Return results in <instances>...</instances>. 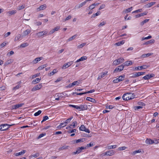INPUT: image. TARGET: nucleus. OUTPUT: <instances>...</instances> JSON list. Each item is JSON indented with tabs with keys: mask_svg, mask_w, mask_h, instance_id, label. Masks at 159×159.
Segmentation results:
<instances>
[{
	"mask_svg": "<svg viewBox=\"0 0 159 159\" xmlns=\"http://www.w3.org/2000/svg\"><path fill=\"white\" fill-rule=\"evenodd\" d=\"M117 147V145H113L109 146L107 147L108 149H110L113 148H115Z\"/></svg>",
	"mask_w": 159,
	"mask_h": 159,
	"instance_id": "obj_42",
	"label": "nucleus"
},
{
	"mask_svg": "<svg viewBox=\"0 0 159 159\" xmlns=\"http://www.w3.org/2000/svg\"><path fill=\"white\" fill-rule=\"evenodd\" d=\"M154 75L153 74H150L146 75L143 77V78L145 80H148L152 77L154 76Z\"/></svg>",
	"mask_w": 159,
	"mask_h": 159,
	"instance_id": "obj_16",
	"label": "nucleus"
},
{
	"mask_svg": "<svg viewBox=\"0 0 159 159\" xmlns=\"http://www.w3.org/2000/svg\"><path fill=\"white\" fill-rule=\"evenodd\" d=\"M26 152L25 150H23L19 152L16 153L15 155L16 156H18L24 155L25 153Z\"/></svg>",
	"mask_w": 159,
	"mask_h": 159,
	"instance_id": "obj_22",
	"label": "nucleus"
},
{
	"mask_svg": "<svg viewBox=\"0 0 159 159\" xmlns=\"http://www.w3.org/2000/svg\"><path fill=\"white\" fill-rule=\"evenodd\" d=\"M24 105V103H21L20 104H17L14 105H13L12 107L13 109H16L19 107H22Z\"/></svg>",
	"mask_w": 159,
	"mask_h": 159,
	"instance_id": "obj_19",
	"label": "nucleus"
},
{
	"mask_svg": "<svg viewBox=\"0 0 159 159\" xmlns=\"http://www.w3.org/2000/svg\"><path fill=\"white\" fill-rule=\"evenodd\" d=\"M42 87V85L41 84H38L34 87L32 89V91H34L40 89Z\"/></svg>",
	"mask_w": 159,
	"mask_h": 159,
	"instance_id": "obj_12",
	"label": "nucleus"
},
{
	"mask_svg": "<svg viewBox=\"0 0 159 159\" xmlns=\"http://www.w3.org/2000/svg\"><path fill=\"white\" fill-rule=\"evenodd\" d=\"M62 77H59L57 79V80H56L55 81V83H57L60 81H61V80H62Z\"/></svg>",
	"mask_w": 159,
	"mask_h": 159,
	"instance_id": "obj_62",
	"label": "nucleus"
},
{
	"mask_svg": "<svg viewBox=\"0 0 159 159\" xmlns=\"http://www.w3.org/2000/svg\"><path fill=\"white\" fill-rule=\"evenodd\" d=\"M152 54L153 53H148L146 54H143L141 57L143 58H145L151 56Z\"/></svg>",
	"mask_w": 159,
	"mask_h": 159,
	"instance_id": "obj_32",
	"label": "nucleus"
},
{
	"mask_svg": "<svg viewBox=\"0 0 159 159\" xmlns=\"http://www.w3.org/2000/svg\"><path fill=\"white\" fill-rule=\"evenodd\" d=\"M126 148L125 146H122L118 148V150L120 151L123 150H125Z\"/></svg>",
	"mask_w": 159,
	"mask_h": 159,
	"instance_id": "obj_58",
	"label": "nucleus"
},
{
	"mask_svg": "<svg viewBox=\"0 0 159 159\" xmlns=\"http://www.w3.org/2000/svg\"><path fill=\"white\" fill-rule=\"evenodd\" d=\"M71 18V16L70 15H69L68 16H67L65 19L63 20V21L64 22L66 21V20H69Z\"/></svg>",
	"mask_w": 159,
	"mask_h": 159,
	"instance_id": "obj_61",
	"label": "nucleus"
},
{
	"mask_svg": "<svg viewBox=\"0 0 159 159\" xmlns=\"http://www.w3.org/2000/svg\"><path fill=\"white\" fill-rule=\"evenodd\" d=\"M6 45V43L4 42L0 45V48H2L4 47Z\"/></svg>",
	"mask_w": 159,
	"mask_h": 159,
	"instance_id": "obj_63",
	"label": "nucleus"
},
{
	"mask_svg": "<svg viewBox=\"0 0 159 159\" xmlns=\"http://www.w3.org/2000/svg\"><path fill=\"white\" fill-rule=\"evenodd\" d=\"M73 118V117L71 116L66 120V121L64 122V123L66 125L69 123L70 122V120L72 119Z\"/></svg>",
	"mask_w": 159,
	"mask_h": 159,
	"instance_id": "obj_37",
	"label": "nucleus"
},
{
	"mask_svg": "<svg viewBox=\"0 0 159 159\" xmlns=\"http://www.w3.org/2000/svg\"><path fill=\"white\" fill-rule=\"evenodd\" d=\"M87 93H86V92H84V93H77L76 92H73L72 93V95H74V94H76L77 95H81L83 94H86Z\"/></svg>",
	"mask_w": 159,
	"mask_h": 159,
	"instance_id": "obj_50",
	"label": "nucleus"
},
{
	"mask_svg": "<svg viewBox=\"0 0 159 159\" xmlns=\"http://www.w3.org/2000/svg\"><path fill=\"white\" fill-rule=\"evenodd\" d=\"M125 43V41L122 40L118 42L115 43V45L117 46H120L123 44Z\"/></svg>",
	"mask_w": 159,
	"mask_h": 159,
	"instance_id": "obj_26",
	"label": "nucleus"
},
{
	"mask_svg": "<svg viewBox=\"0 0 159 159\" xmlns=\"http://www.w3.org/2000/svg\"><path fill=\"white\" fill-rule=\"evenodd\" d=\"M75 143H78L80 142H83V139H80L77 140H75Z\"/></svg>",
	"mask_w": 159,
	"mask_h": 159,
	"instance_id": "obj_51",
	"label": "nucleus"
},
{
	"mask_svg": "<svg viewBox=\"0 0 159 159\" xmlns=\"http://www.w3.org/2000/svg\"><path fill=\"white\" fill-rule=\"evenodd\" d=\"M42 111L41 110H39L37 112L34 114V116H36L39 115L41 113Z\"/></svg>",
	"mask_w": 159,
	"mask_h": 159,
	"instance_id": "obj_52",
	"label": "nucleus"
},
{
	"mask_svg": "<svg viewBox=\"0 0 159 159\" xmlns=\"http://www.w3.org/2000/svg\"><path fill=\"white\" fill-rule=\"evenodd\" d=\"M79 129L80 131H84L87 133H89L90 131L88 129L86 128L84 125H82L79 127Z\"/></svg>",
	"mask_w": 159,
	"mask_h": 159,
	"instance_id": "obj_7",
	"label": "nucleus"
},
{
	"mask_svg": "<svg viewBox=\"0 0 159 159\" xmlns=\"http://www.w3.org/2000/svg\"><path fill=\"white\" fill-rule=\"evenodd\" d=\"M40 75V73H38L36 74L33 75L32 76V79H34L39 76Z\"/></svg>",
	"mask_w": 159,
	"mask_h": 159,
	"instance_id": "obj_59",
	"label": "nucleus"
},
{
	"mask_svg": "<svg viewBox=\"0 0 159 159\" xmlns=\"http://www.w3.org/2000/svg\"><path fill=\"white\" fill-rule=\"evenodd\" d=\"M87 57L86 56H83L80 57V59L77 60L76 61V62H78L80 61H83L86 60L87 59Z\"/></svg>",
	"mask_w": 159,
	"mask_h": 159,
	"instance_id": "obj_24",
	"label": "nucleus"
},
{
	"mask_svg": "<svg viewBox=\"0 0 159 159\" xmlns=\"http://www.w3.org/2000/svg\"><path fill=\"white\" fill-rule=\"evenodd\" d=\"M77 125V122L76 121H74L71 125L67 127L66 129H70L71 128H73L75 127Z\"/></svg>",
	"mask_w": 159,
	"mask_h": 159,
	"instance_id": "obj_9",
	"label": "nucleus"
},
{
	"mask_svg": "<svg viewBox=\"0 0 159 159\" xmlns=\"http://www.w3.org/2000/svg\"><path fill=\"white\" fill-rule=\"evenodd\" d=\"M94 145L93 142H91L90 143L88 144L86 146V148H89L93 146Z\"/></svg>",
	"mask_w": 159,
	"mask_h": 159,
	"instance_id": "obj_49",
	"label": "nucleus"
},
{
	"mask_svg": "<svg viewBox=\"0 0 159 159\" xmlns=\"http://www.w3.org/2000/svg\"><path fill=\"white\" fill-rule=\"evenodd\" d=\"M69 106L70 107H74L76 109H78V110L79 109V106L77 105H74L70 104L69 105Z\"/></svg>",
	"mask_w": 159,
	"mask_h": 159,
	"instance_id": "obj_48",
	"label": "nucleus"
},
{
	"mask_svg": "<svg viewBox=\"0 0 159 159\" xmlns=\"http://www.w3.org/2000/svg\"><path fill=\"white\" fill-rule=\"evenodd\" d=\"M80 83L79 81H74L72 83L66 86L67 88H71L73 87L75 85H78Z\"/></svg>",
	"mask_w": 159,
	"mask_h": 159,
	"instance_id": "obj_5",
	"label": "nucleus"
},
{
	"mask_svg": "<svg viewBox=\"0 0 159 159\" xmlns=\"http://www.w3.org/2000/svg\"><path fill=\"white\" fill-rule=\"evenodd\" d=\"M145 143L147 144H152L154 143V141L150 139H147L145 141Z\"/></svg>",
	"mask_w": 159,
	"mask_h": 159,
	"instance_id": "obj_20",
	"label": "nucleus"
},
{
	"mask_svg": "<svg viewBox=\"0 0 159 159\" xmlns=\"http://www.w3.org/2000/svg\"><path fill=\"white\" fill-rule=\"evenodd\" d=\"M16 10H13L11 11H8L7 12V13L9 15V16H11L12 15L15 14H16Z\"/></svg>",
	"mask_w": 159,
	"mask_h": 159,
	"instance_id": "obj_27",
	"label": "nucleus"
},
{
	"mask_svg": "<svg viewBox=\"0 0 159 159\" xmlns=\"http://www.w3.org/2000/svg\"><path fill=\"white\" fill-rule=\"evenodd\" d=\"M86 100L93 103L96 102V100L95 99L90 97H87L86 98Z\"/></svg>",
	"mask_w": 159,
	"mask_h": 159,
	"instance_id": "obj_25",
	"label": "nucleus"
},
{
	"mask_svg": "<svg viewBox=\"0 0 159 159\" xmlns=\"http://www.w3.org/2000/svg\"><path fill=\"white\" fill-rule=\"evenodd\" d=\"M46 135V134L45 133H42L40 134L38 136V139H39L43 136H45Z\"/></svg>",
	"mask_w": 159,
	"mask_h": 159,
	"instance_id": "obj_57",
	"label": "nucleus"
},
{
	"mask_svg": "<svg viewBox=\"0 0 159 159\" xmlns=\"http://www.w3.org/2000/svg\"><path fill=\"white\" fill-rule=\"evenodd\" d=\"M114 153L113 150L108 151L106 152V154H107V156H110L114 154Z\"/></svg>",
	"mask_w": 159,
	"mask_h": 159,
	"instance_id": "obj_23",
	"label": "nucleus"
},
{
	"mask_svg": "<svg viewBox=\"0 0 159 159\" xmlns=\"http://www.w3.org/2000/svg\"><path fill=\"white\" fill-rule=\"evenodd\" d=\"M124 66L122 64L118 66L117 68H116L114 71V72H120L124 68Z\"/></svg>",
	"mask_w": 159,
	"mask_h": 159,
	"instance_id": "obj_8",
	"label": "nucleus"
},
{
	"mask_svg": "<svg viewBox=\"0 0 159 159\" xmlns=\"http://www.w3.org/2000/svg\"><path fill=\"white\" fill-rule=\"evenodd\" d=\"M88 107L86 105L83 104L79 106L78 110L79 111H84L87 109Z\"/></svg>",
	"mask_w": 159,
	"mask_h": 159,
	"instance_id": "obj_11",
	"label": "nucleus"
},
{
	"mask_svg": "<svg viewBox=\"0 0 159 159\" xmlns=\"http://www.w3.org/2000/svg\"><path fill=\"white\" fill-rule=\"evenodd\" d=\"M125 75H121L118 78H117L119 81L120 82L122 80H123L125 78Z\"/></svg>",
	"mask_w": 159,
	"mask_h": 159,
	"instance_id": "obj_43",
	"label": "nucleus"
},
{
	"mask_svg": "<svg viewBox=\"0 0 159 159\" xmlns=\"http://www.w3.org/2000/svg\"><path fill=\"white\" fill-rule=\"evenodd\" d=\"M88 2L87 0H86L84 2L80 3L79 5H76L75 6V8L79 9L82 6L85 5L86 3Z\"/></svg>",
	"mask_w": 159,
	"mask_h": 159,
	"instance_id": "obj_14",
	"label": "nucleus"
},
{
	"mask_svg": "<svg viewBox=\"0 0 159 159\" xmlns=\"http://www.w3.org/2000/svg\"><path fill=\"white\" fill-rule=\"evenodd\" d=\"M133 9V7H131L130 8H127L126 9L125 11H123L125 13H128L130 12L131 11H132Z\"/></svg>",
	"mask_w": 159,
	"mask_h": 159,
	"instance_id": "obj_34",
	"label": "nucleus"
},
{
	"mask_svg": "<svg viewBox=\"0 0 159 159\" xmlns=\"http://www.w3.org/2000/svg\"><path fill=\"white\" fill-rule=\"evenodd\" d=\"M143 107L141 106H136L134 107V108L135 110H138L139 109H141Z\"/></svg>",
	"mask_w": 159,
	"mask_h": 159,
	"instance_id": "obj_60",
	"label": "nucleus"
},
{
	"mask_svg": "<svg viewBox=\"0 0 159 159\" xmlns=\"http://www.w3.org/2000/svg\"><path fill=\"white\" fill-rule=\"evenodd\" d=\"M149 19H146L144 20L142 22H141L140 23V25L142 26L145 23L149 21Z\"/></svg>",
	"mask_w": 159,
	"mask_h": 159,
	"instance_id": "obj_46",
	"label": "nucleus"
},
{
	"mask_svg": "<svg viewBox=\"0 0 159 159\" xmlns=\"http://www.w3.org/2000/svg\"><path fill=\"white\" fill-rule=\"evenodd\" d=\"M145 73V72H136L134 74H133V75L131 77L132 78H135L137 77L142 75Z\"/></svg>",
	"mask_w": 159,
	"mask_h": 159,
	"instance_id": "obj_13",
	"label": "nucleus"
},
{
	"mask_svg": "<svg viewBox=\"0 0 159 159\" xmlns=\"http://www.w3.org/2000/svg\"><path fill=\"white\" fill-rule=\"evenodd\" d=\"M72 64V61L68 63H66L62 67V68L64 69H65L66 68L69 67L70 66H71Z\"/></svg>",
	"mask_w": 159,
	"mask_h": 159,
	"instance_id": "obj_18",
	"label": "nucleus"
},
{
	"mask_svg": "<svg viewBox=\"0 0 159 159\" xmlns=\"http://www.w3.org/2000/svg\"><path fill=\"white\" fill-rule=\"evenodd\" d=\"M141 152V150L139 149V150H135V151H134L132 152V154L134 155L137 153H140Z\"/></svg>",
	"mask_w": 159,
	"mask_h": 159,
	"instance_id": "obj_45",
	"label": "nucleus"
},
{
	"mask_svg": "<svg viewBox=\"0 0 159 159\" xmlns=\"http://www.w3.org/2000/svg\"><path fill=\"white\" fill-rule=\"evenodd\" d=\"M155 42V40L154 39H152L149 41L146 42L144 43V44H149L151 43H153Z\"/></svg>",
	"mask_w": 159,
	"mask_h": 159,
	"instance_id": "obj_35",
	"label": "nucleus"
},
{
	"mask_svg": "<svg viewBox=\"0 0 159 159\" xmlns=\"http://www.w3.org/2000/svg\"><path fill=\"white\" fill-rule=\"evenodd\" d=\"M46 5L45 4H44L40 6L39 7H38L37 9V11H39L42 10H44L46 8Z\"/></svg>",
	"mask_w": 159,
	"mask_h": 159,
	"instance_id": "obj_17",
	"label": "nucleus"
},
{
	"mask_svg": "<svg viewBox=\"0 0 159 159\" xmlns=\"http://www.w3.org/2000/svg\"><path fill=\"white\" fill-rule=\"evenodd\" d=\"M77 36V34H75V35H73L71 37L68 39L67 41H72L73 39H74Z\"/></svg>",
	"mask_w": 159,
	"mask_h": 159,
	"instance_id": "obj_40",
	"label": "nucleus"
},
{
	"mask_svg": "<svg viewBox=\"0 0 159 159\" xmlns=\"http://www.w3.org/2000/svg\"><path fill=\"white\" fill-rule=\"evenodd\" d=\"M13 61V60L12 59H10L8 60H7L5 63V65H7L10 63L12 62Z\"/></svg>",
	"mask_w": 159,
	"mask_h": 159,
	"instance_id": "obj_38",
	"label": "nucleus"
},
{
	"mask_svg": "<svg viewBox=\"0 0 159 159\" xmlns=\"http://www.w3.org/2000/svg\"><path fill=\"white\" fill-rule=\"evenodd\" d=\"M86 45L85 43H83L78 46V48H82Z\"/></svg>",
	"mask_w": 159,
	"mask_h": 159,
	"instance_id": "obj_55",
	"label": "nucleus"
},
{
	"mask_svg": "<svg viewBox=\"0 0 159 159\" xmlns=\"http://www.w3.org/2000/svg\"><path fill=\"white\" fill-rule=\"evenodd\" d=\"M57 72V71L56 69H54L52 71L50 72L48 74L49 76H50L51 75H53L55 73H56Z\"/></svg>",
	"mask_w": 159,
	"mask_h": 159,
	"instance_id": "obj_39",
	"label": "nucleus"
},
{
	"mask_svg": "<svg viewBox=\"0 0 159 159\" xmlns=\"http://www.w3.org/2000/svg\"><path fill=\"white\" fill-rule=\"evenodd\" d=\"M30 32H31L30 30H27L25 31H24V32L23 33V36H25L27 35L29 33H30Z\"/></svg>",
	"mask_w": 159,
	"mask_h": 159,
	"instance_id": "obj_31",
	"label": "nucleus"
},
{
	"mask_svg": "<svg viewBox=\"0 0 159 159\" xmlns=\"http://www.w3.org/2000/svg\"><path fill=\"white\" fill-rule=\"evenodd\" d=\"M21 34H18L16 36L15 38V39H14V41H17L19 39H21Z\"/></svg>",
	"mask_w": 159,
	"mask_h": 159,
	"instance_id": "obj_33",
	"label": "nucleus"
},
{
	"mask_svg": "<svg viewBox=\"0 0 159 159\" xmlns=\"http://www.w3.org/2000/svg\"><path fill=\"white\" fill-rule=\"evenodd\" d=\"M69 147V146H66V145H65L64 146H63L62 147L60 148L59 149V150H62L66 149L68 148Z\"/></svg>",
	"mask_w": 159,
	"mask_h": 159,
	"instance_id": "obj_36",
	"label": "nucleus"
},
{
	"mask_svg": "<svg viewBox=\"0 0 159 159\" xmlns=\"http://www.w3.org/2000/svg\"><path fill=\"white\" fill-rule=\"evenodd\" d=\"M124 61V59L123 58L120 57L114 61L113 62V64L114 65L116 66L120 63H122Z\"/></svg>",
	"mask_w": 159,
	"mask_h": 159,
	"instance_id": "obj_2",
	"label": "nucleus"
},
{
	"mask_svg": "<svg viewBox=\"0 0 159 159\" xmlns=\"http://www.w3.org/2000/svg\"><path fill=\"white\" fill-rule=\"evenodd\" d=\"M43 59V57H40L36 58L33 61V62L34 64H36L38 61H40V60H42Z\"/></svg>",
	"mask_w": 159,
	"mask_h": 159,
	"instance_id": "obj_21",
	"label": "nucleus"
},
{
	"mask_svg": "<svg viewBox=\"0 0 159 159\" xmlns=\"http://www.w3.org/2000/svg\"><path fill=\"white\" fill-rule=\"evenodd\" d=\"M67 133L69 134L73 132H75L76 131V129H68Z\"/></svg>",
	"mask_w": 159,
	"mask_h": 159,
	"instance_id": "obj_44",
	"label": "nucleus"
},
{
	"mask_svg": "<svg viewBox=\"0 0 159 159\" xmlns=\"http://www.w3.org/2000/svg\"><path fill=\"white\" fill-rule=\"evenodd\" d=\"M41 80V78H40V79L39 78H36L35 80H33L32 83L33 84H37V83H38Z\"/></svg>",
	"mask_w": 159,
	"mask_h": 159,
	"instance_id": "obj_29",
	"label": "nucleus"
},
{
	"mask_svg": "<svg viewBox=\"0 0 159 159\" xmlns=\"http://www.w3.org/2000/svg\"><path fill=\"white\" fill-rule=\"evenodd\" d=\"M66 126V125L65 123L64 122L61 123L60 124V125L58 126L59 127L61 128L63 127Z\"/></svg>",
	"mask_w": 159,
	"mask_h": 159,
	"instance_id": "obj_54",
	"label": "nucleus"
},
{
	"mask_svg": "<svg viewBox=\"0 0 159 159\" xmlns=\"http://www.w3.org/2000/svg\"><path fill=\"white\" fill-rule=\"evenodd\" d=\"M28 45V44L26 43L21 44L20 45V47L22 48H25Z\"/></svg>",
	"mask_w": 159,
	"mask_h": 159,
	"instance_id": "obj_47",
	"label": "nucleus"
},
{
	"mask_svg": "<svg viewBox=\"0 0 159 159\" xmlns=\"http://www.w3.org/2000/svg\"><path fill=\"white\" fill-rule=\"evenodd\" d=\"M135 98L133 93H124L122 96L123 99L124 100H128L132 99Z\"/></svg>",
	"mask_w": 159,
	"mask_h": 159,
	"instance_id": "obj_1",
	"label": "nucleus"
},
{
	"mask_svg": "<svg viewBox=\"0 0 159 159\" xmlns=\"http://www.w3.org/2000/svg\"><path fill=\"white\" fill-rule=\"evenodd\" d=\"M48 34V31L46 30H44L42 31L36 33V35L39 37H40L44 35Z\"/></svg>",
	"mask_w": 159,
	"mask_h": 159,
	"instance_id": "obj_10",
	"label": "nucleus"
},
{
	"mask_svg": "<svg viewBox=\"0 0 159 159\" xmlns=\"http://www.w3.org/2000/svg\"><path fill=\"white\" fill-rule=\"evenodd\" d=\"M47 66V64L43 65L41 66H39L38 68V69L39 70H41L43 68H45Z\"/></svg>",
	"mask_w": 159,
	"mask_h": 159,
	"instance_id": "obj_41",
	"label": "nucleus"
},
{
	"mask_svg": "<svg viewBox=\"0 0 159 159\" xmlns=\"http://www.w3.org/2000/svg\"><path fill=\"white\" fill-rule=\"evenodd\" d=\"M107 73L108 72L107 71H105L104 72L101 73L98 77L97 79L99 80L104 77L107 74Z\"/></svg>",
	"mask_w": 159,
	"mask_h": 159,
	"instance_id": "obj_15",
	"label": "nucleus"
},
{
	"mask_svg": "<svg viewBox=\"0 0 159 159\" xmlns=\"http://www.w3.org/2000/svg\"><path fill=\"white\" fill-rule=\"evenodd\" d=\"M106 23V22L105 21H103L102 22H101L98 25V26L99 27H100L104 25H105Z\"/></svg>",
	"mask_w": 159,
	"mask_h": 159,
	"instance_id": "obj_53",
	"label": "nucleus"
},
{
	"mask_svg": "<svg viewBox=\"0 0 159 159\" xmlns=\"http://www.w3.org/2000/svg\"><path fill=\"white\" fill-rule=\"evenodd\" d=\"M11 125H9L7 124H4L0 125V130L1 131H4L8 129Z\"/></svg>",
	"mask_w": 159,
	"mask_h": 159,
	"instance_id": "obj_3",
	"label": "nucleus"
},
{
	"mask_svg": "<svg viewBox=\"0 0 159 159\" xmlns=\"http://www.w3.org/2000/svg\"><path fill=\"white\" fill-rule=\"evenodd\" d=\"M149 66L148 65H143V66H139L138 67H135L134 68V70H141L143 69H147Z\"/></svg>",
	"mask_w": 159,
	"mask_h": 159,
	"instance_id": "obj_6",
	"label": "nucleus"
},
{
	"mask_svg": "<svg viewBox=\"0 0 159 159\" xmlns=\"http://www.w3.org/2000/svg\"><path fill=\"white\" fill-rule=\"evenodd\" d=\"M114 107L112 105H110L109 106H107L106 107V109H111L114 108Z\"/></svg>",
	"mask_w": 159,
	"mask_h": 159,
	"instance_id": "obj_56",
	"label": "nucleus"
},
{
	"mask_svg": "<svg viewBox=\"0 0 159 159\" xmlns=\"http://www.w3.org/2000/svg\"><path fill=\"white\" fill-rule=\"evenodd\" d=\"M155 3L156 2H150L146 5L145 6L147 8H148L152 7L153 5L155 4Z\"/></svg>",
	"mask_w": 159,
	"mask_h": 159,
	"instance_id": "obj_30",
	"label": "nucleus"
},
{
	"mask_svg": "<svg viewBox=\"0 0 159 159\" xmlns=\"http://www.w3.org/2000/svg\"><path fill=\"white\" fill-rule=\"evenodd\" d=\"M133 62H132L131 61H126L123 64L124 66H129L130 65H131L132 64Z\"/></svg>",
	"mask_w": 159,
	"mask_h": 159,
	"instance_id": "obj_28",
	"label": "nucleus"
},
{
	"mask_svg": "<svg viewBox=\"0 0 159 159\" xmlns=\"http://www.w3.org/2000/svg\"><path fill=\"white\" fill-rule=\"evenodd\" d=\"M86 148L84 147H79L77 148V150L75 152L72 153V155H75L76 154H79L83 150L86 149Z\"/></svg>",
	"mask_w": 159,
	"mask_h": 159,
	"instance_id": "obj_4",
	"label": "nucleus"
},
{
	"mask_svg": "<svg viewBox=\"0 0 159 159\" xmlns=\"http://www.w3.org/2000/svg\"><path fill=\"white\" fill-rule=\"evenodd\" d=\"M95 5H93V4L91 5H90L89 7V9H91V10H92V9H93V8H95V7H94V6Z\"/></svg>",
	"mask_w": 159,
	"mask_h": 159,
	"instance_id": "obj_64",
	"label": "nucleus"
}]
</instances>
